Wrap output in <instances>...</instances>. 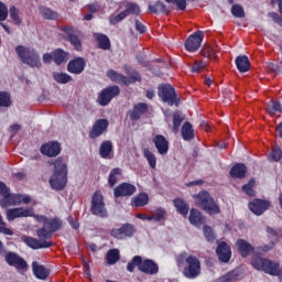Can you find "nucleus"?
Here are the masks:
<instances>
[{
	"label": "nucleus",
	"mask_w": 282,
	"mask_h": 282,
	"mask_svg": "<svg viewBox=\"0 0 282 282\" xmlns=\"http://www.w3.org/2000/svg\"><path fill=\"white\" fill-rule=\"evenodd\" d=\"M176 264L177 268L184 265L182 273L185 279H197L202 274V261L196 256L183 252L176 257Z\"/></svg>",
	"instance_id": "obj_1"
},
{
	"label": "nucleus",
	"mask_w": 282,
	"mask_h": 282,
	"mask_svg": "<svg viewBox=\"0 0 282 282\" xmlns=\"http://www.w3.org/2000/svg\"><path fill=\"white\" fill-rule=\"evenodd\" d=\"M53 164L54 171L48 184L53 191H65L67 186V162L63 158H57Z\"/></svg>",
	"instance_id": "obj_2"
},
{
	"label": "nucleus",
	"mask_w": 282,
	"mask_h": 282,
	"mask_svg": "<svg viewBox=\"0 0 282 282\" xmlns=\"http://www.w3.org/2000/svg\"><path fill=\"white\" fill-rule=\"evenodd\" d=\"M36 236L40 240L30 236H24L22 241H24L29 248H32V250H41L43 248H52L54 246V242L50 241V239L54 237V234L45 226L36 230Z\"/></svg>",
	"instance_id": "obj_3"
},
{
	"label": "nucleus",
	"mask_w": 282,
	"mask_h": 282,
	"mask_svg": "<svg viewBox=\"0 0 282 282\" xmlns=\"http://www.w3.org/2000/svg\"><path fill=\"white\" fill-rule=\"evenodd\" d=\"M138 268L139 272L143 274H149L150 276H155L160 272V265L152 259H142V256H134L130 262L127 264L128 272H135Z\"/></svg>",
	"instance_id": "obj_4"
},
{
	"label": "nucleus",
	"mask_w": 282,
	"mask_h": 282,
	"mask_svg": "<svg viewBox=\"0 0 282 282\" xmlns=\"http://www.w3.org/2000/svg\"><path fill=\"white\" fill-rule=\"evenodd\" d=\"M193 199L195 200V204L208 215H219V213H221V208H219L215 198L206 189L200 191L198 194H194Z\"/></svg>",
	"instance_id": "obj_5"
},
{
	"label": "nucleus",
	"mask_w": 282,
	"mask_h": 282,
	"mask_svg": "<svg viewBox=\"0 0 282 282\" xmlns=\"http://www.w3.org/2000/svg\"><path fill=\"white\" fill-rule=\"evenodd\" d=\"M15 53L24 65H29V67L36 69H41V67H43V64L41 63V56L36 50L23 45H18L15 47Z\"/></svg>",
	"instance_id": "obj_6"
},
{
	"label": "nucleus",
	"mask_w": 282,
	"mask_h": 282,
	"mask_svg": "<svg viewBox=\"0 0 282 282\" xmlns=\"http://www.w3.org/2000/svg\"><path fill=\"white\" fill-rule=\"evenodd\" d=\"M90 213L95 217H100L101 219H107L109 217V212L107 210V205L105 204V196L102 192L96 191L91 196Z\"/></svg>",
	"instance_id": "obj_7"
},
{
	"label": "nucleus",
	"mask_w": 282,
	"mask_h": 282,
	"mask_svg": "<svg viewBox=\"0 0 282 282\" xmlns=\"http://www.w3.org/2000/svg\"><path fill=\"white\" fill-rule=\"evenodd\" d=\"M159 98L163 102H166L170 107H173L175 105L177 107V102H180V99H177V93H175V88L171 86L170 84H164L163 86L159 87Z\"/></svg>",
	"instance_id": "obj_8"
},
{
	"label": "nucleus",
	"mask_w": 282,
	"mask_h": 282,
	"mask_svg": "<svg viewBox=\"0 0 282 282\" xmlns=\"http://www.w3.org/2000/svg\"><path fill=\"white\" fill-rule=\"evenodd\" d=\"M117 96H120V87L116 85L108 86L99 93L97 102L100 107H107L111 102V99L117 98Z\"/></svg>",
	"instance_id": "obj_9"
},
{
	"label": "nucleus",
	"mask_w": 282,
	"mask_h": 282,
	"mask_svg": "<svg viewBox=\"0 0 282 282\" xmlns=\"http://www.w3.org/2000/svg\"><path fill=\"white\" fill-rule=\"evenodd\" d=\"M110 235L113 237V239H118L119 241H124L127 239H131V237L135 235V227L127 223V224H123L120 228L111 229Z\"/></svg>",
	"instance_id": "obj_10"
},
{
	"label": "nucleus",
	"mask_w": 282,
	"mask_h": 282,
	"mask_svg": "<svg viewBox=\"0 0 282 282\" xmlns=\"http://www.w3.org/2000/svg\"><path fill=\"white\" fill-rule=\"evenodd\" d=\"M61 32H65V40L68 43H70V45L76 50V52H83V42L80 41L78 34H76L74 26H61Z\"/></svg>",
	"instance_id": "obj_11"
},
{
	"label": "nucleus",
	"mask_w": 282,
	"mask_h": 282,
	"mask_svg": "<svg viewBox=\"0 0 282 282\" xmlns=\"http://www.w3.org/2000/svg\"><path fill=\"white\" fill-rule=\"evenodd\" d=\"M4 260L11 268H15L17 270H28V261H25V259H23L17 252H7Z\"/></svg>",
	"instance_id": "obj_12"
},
{
	"label": "nucleus",
	"mask_w": 282,
	"mask_h": 282,
	"mask_svg": "<svg viewBox=\"0 0 282 282\" xmlns=\"http://www.w3.org/2000/svg\"><path fill=\"white\" fill-rule=\"evenodd\" d=\"M204 42V32L196 31L185 41V50L187 52H197L199 47H202V43Z\"/></svg>",
	"instance_id": "obj_13"
},
{
	"label": "nucleus",
	"mask_w": 282,
	"mask_h": 282,
	"mask_svg": "<svg viewBox=\"0 0 282 282\" xmlns=\"http://www.w3.org/2000/svg\"><path fill=\"white\" fill-rule=\"evenodd\" d=\"M20 217H34V208L17 207L7 210L8 221H14V219H19Z\"/></svg>",
	"instance_id": "obj_14"
},
{
	"label": "nucleus",
	"mask_w": 282,
	"mask_h": 282,
	"mask_svg": "<svg viewBox=\"0 0 282 282\" xmlns=\"http://www.w3.org/2000/svg\"><path fill=\"white\" fill-rule=\"evenodd\" d=\"M216 254L220 263H228L232 259V249L228 242L221 241L216 248Z\"/></svg>",
	"instance_id": "obj_15"
},
{
	"label": "nucleus",
	"mask_w": 282,
	"mask_h": 282,
	"mask_svg": "<svg viewBox=\"0 0 282 282\" xmlns=\"http://www.w3.org/2000/svg\"><path fill=\"white\" fill-rule=\"evenodd\" d=\"M135 191H138L135 185L124 182L113 188V195L116 199H119V197H131Z\"/></svg>",
	"instance_id": "obj_16"
},
{
	"label": "nucleus",
	"mask_w": 282,
	"mask_h": 282,
	"mask_svg": "<svg viewBox=\"0 0 282 282\" xmlns=\"http://www.w3.org/2000/svg\"><path fill=\"white\" fill-rule=\"evenodd\" d=\"M270 206L272 204L270 200L261 199V198H254L252 202L249 203V209L253 215H257L258 217L263 215L265 210H269Z\"/></svg>",
	"instance_id": "obj_17"
},
{
	"label": "nucleus",
	"mask_w": 282,
	"mask_h": 282,
	"mask_svg": "<svg viewBox=\"0 0 282 282\" xmlns=\"http://www.w3.org/2000/svg\"><path fill=\"white\" fill-rule=\"evenodd\" d=\"M40 151L42 155H46V158H56V155H59L62 151L61 143L57 141H50L42 144Z\"/></svg>",
	"instance_id": "obj_18"
},
{
	"label": "nucleus",
	"mask_w": 282,
	"mask_h": 282,
	"mask_svg": "<svg viewBox=\"0 0 282 282\" xmlns=\"http://www.w3.org/2000/svg\"><path fill=\"white\" fill-rule=\"evenodd\" d=\"M107 129H109V120L97 119L89 132V139L96 140V138H100V135H102Z\"/></svg>",
	"instance_id": "obj_19"
},
{
	"label": "nucleus",
	"mask_w": 282,
	"mask_h": 282,
	"mask_svg": "<svg viewBox=\"0 0 282 282\" xmlns=\"http://www.w3.org/2000/svg\"><path fill=\"white\" fill-rule=\"evenodd\" d=\"M85 67H87V62L85 57H75L70 59L67 64V72L69 74H75L76 76L83 74L85 72Z\"/></svg>",
	"instance_id": "obj_20"
},
{
	"label": "nucleus",
	"mask_w": 282,
	"mask_h": 282,
	"mask_svg": "<svg viewBox=\"0 0 282 282\" xmlns=\"http://www.w3.org/2000/svg\"><path fill=\"white\" fill-rule=\"evenodd\" d=\"M149 111V104L147 102H138L133 106L131 110H129L128 115L132 122H138L144 113H148Z\"/></svg>",
	"instance_id": "obj_21"
},
{
	"label": "nucleus",
	"mask_w": 282,
	"mask_h": 282,
	"mask_svg": "<svg viewBox=\"0 0 282 282\" xmlns=\"http://www.w3.org/2000/svg\"><path fill=\"white\" fill-rule=\"evenodd\" d=\"M236 247L238 250V254H240L242 259H248V257H250V254L254 252V247H252L250 242L242 238L236 241Z\"/></svg>",
	"instance_id": "obj_22"
},
{
	"label": "nucleus",
	"mask_w": 282,
	"mask_h": 282,
	"mask_svg": "<svg viewBox=\"0 0 282 282\" xmlns=\"http://www.w3.org/2000/svg\"><path fill=\"white\" fill-rule=\"evenodd\" d=\"M152 142L160 155H166L169 153V140H166L165 135L156 134Z\"/></svg>",
	"instance_id": "obj_23"
},
{
	"label": "nucleus",
	"mask_w": 282,
	"mask_h": 282,
	"mask_svg": "<svg viewBox=\"0 0 282 282\" xmlns=\"http://www.w3.org/2000/svg\"><path fill=\"white\" fill-rule=\"evenodd\" d=\"M246 173H248V167L243 163H236L229 172L230 177L232 180H243L246 177Z\"/></svg>",
	"instance_id": "obj_24"
},
{
	"label": "nucleus",
	"mask_w": 282,
	"mask_h": 282,
	"mask_svg": "<svg viewBox=\"0 0 282 282\" xmlns=\"http://www.w3.org/2000/svg\"><path fill=\"white\" fill-rule=\"evenodd\" d=\"M32 270L34 276L36 279H40L41 281H45V279L50 276V271L45 268V265L39 264V262L36 261L32 262Z\"/></svg>",
	"instance_id": "obj_25"
},
{
	"label": "nucleus",
	"mask_w": 282,
	"mask_h": 282,
	"mask_svg": "<svg viewBox=\"0 0 282 282\" xmlns=\"http://www.w3.org/2000/svg\"><path fill=\"white\" fill-rule=\"evenodd\" d=\"M119 83L121 85H126V87H129V85H133L135 83H142V75H140L138 70H132L129 77L121 75Z\"/></svg>",
	"instance_id": "obj_26"
},
{
	"label": "nucleus",
	"mask_w": 282,
	"mask_h": 282,
	"mask_svg": "<svg viewBox=\"0 0 282 282\" xmlns=\"http://www.w3.org/2000/svg\"><path fill=\"white\" fill-rule=\"evenodd\" d=\"M235 63L240 74H246V72H250V58H248L247 55L237 56Z\"/></svg>",
	"instance_id": "obj_27"
},
{
	"label": "nucleus",
	"mask_w": 282,
	"mask_h": 282,
	"mask_svg": "<svg viewBox=\"0 0 282 282\" xmlns=\"http://www.w3.org/2000/svg\"><path fill=\"white\" fill-rule=\"evenodd\" d=\"M111 153H113V143L111 141H102L99 147V155L102 160H111Z\"/></svg>",
	"instance_id": "obj_28"
},
{
	"label": "nucleus",
	"mask_w": 282,
	"mask_h": 282,
	"mask_svg": "<svg viewBox=\"0 0 282 282\" xmlns=\"http://www.w3.org/2000/svg\"><path fill=\"white\" fill-rule=\"evenodd\" d=\"M69 61V52H65L63 48H55L53 51V63L55 65H63Z\"/></svg>",
	"instance_id": "obj_29"
},
{
	"label": "nucleus",
	"mask_w": 282,
	"mask_h": 282,
	"mask_svg": "<svg viewBox=\"0 0 282 282\" xmlns=\"http://www.w3.org/2000/svg\"><path fill=\"white\" fill-rule=\"evenodd\" d=\"M181 133L185 142H191V140H195V129H193V124L188 121L183 124Z\"/></svg>",
	"instance_id": "obj_30"
},
{
	"label": "nucleus",
	"mask_w": 282,
	"mask_h": 282,
	"mask_svg": "<svg viewBox=\"0 0 282 282\" xmlns=\"http://www.w3.org/2000/svg\"><path fill=\"white\" fill-rule=\"evenodd\" d=\"M8 14H9L8 6H6V3L0 1V26L3 28L4 32H7V34H11L10 26H8V24L3 23V21L8 20Z\"/></svg>",
	"instance_id": "obj_31"
},
{
	"label": "nucleus",
	"mask_w": 282,
	"mask_h": 282,
	"mask_svg": "<svg viewBox=\"0 0 282 282\" xmlns=\"http://www.w3.org/2000/svg\"><path fill=\"white\" fill-rule=\"evenodd\" d=\"M173 133H180V127H182V123L184 120H186V117L180 111L176 110L173 112Z\"/></svg>",
	"instance_id": "obj_32"
},
{
	"label": "nucleus",
	"mask_w": 282,
	"mask_h": 282,
	"mask_svg": "<svg viewBox=\"0 0 282 282\" xmlns=\"http://www.w3.org/2000/svg\"><path fill=\"white\" fill-rule=\"evenodd\" d=\"M189 224L193 226H202L204 224V216L198 209L192 208L189 213Z\"/></svg>",
	"instance_id": "obj_33"
},
{
	"label": "nucleus",
	"mask_w": 282,
	"mask_h": 282,
	"mask_svg": "<svg viewBox=\"0 0 282 282\" xmlns=\"http://www.w3.org/2000/svg\"><path fill=\"white\" fill-rule=\"evenodd\" d=\"M147 204H149V194H147V193H139L131 200V205L135 206L137 208H141L142 206H147Z\"/></svg>",
	"instance_id": "obj_34"
},
{
	"label": "nucleus",
	"mask_w": 282,
	"mask_h": 282,
	"mask_svg": "<svg viewBox=\"0 0 282 282\" xmlns=\"http://www.w3.org/2000/svg\"><path fill=\"white\" fill-rule=\"evenodd\" d=\"M40 14L45 19L46 21H57L58 20V12L47 8V7H41L40 8Z\"/></svg>",
	"instance_id": "obj_35"
},
{
	"label": "nucleus",
	"mask_w": 282,
	"mask_h": 282,
	"mask_svg": "<svg viewBox=\"0 0 282 282\" xmlns=\"http://www.w3.org/2000/svg\"><path fill=\"white\" fill-rule=\"evenodd\" d=\"M166 220V209L159 207L152 212V216L148 217V221H164Z\"/></svg>",
	"instance_id": "obj_36"
},
{
	"label": "nucleus",
	"mask_w": 282,
	"mask_h": 282,
	"mask_svg": "<svg viewBox=\"0 0 282 282\" xmlns=\"http://www.w3.org/2000/svg\"><path fill=\"white\" fill-rule=\"evenodd\" d=\"M19 204V195L10 194V192L4 196L3 200H0V206L6 208L8 206H17Z\"/></svg>",
	"instance_id": "obj_37"
},
{
	"label": "nucleus",
	"mask_w": 282,
	"mask_h": 282,
	"mask_svg": "<svg viewBox=\"0 0 282 282\" xmlns=\"http://www.w3.org/2000/svg\"><path fill=\"white\" fill-rule=\"evenodd\" d=\"M96 41L98 43L99 50H111V41L107 35L99 33L96 35Z\"/></svg>",
	"instance_id": "obj_38"
},
{
	"label": "nucleus",
	"mask_w": 282,
	"mask_h": 282,
	"mask_svg": "<svg viewBox=\"0 0 282 282\" xmlns=\"http://www.w3.org/2000/svg\"><path fill=\"white\" fill-rule=\"evenodd\" d=\"M173 205L176 208L177 213H180V215H188L189 207L184 199L175 198L173 200Z\"/></svg>",
	"instance_id": "obj_39"
},
{
	"label": "nucleus",
	"mask_w": 282,
	"mask_h": 282,
	"mask_svg": "<svg viewBox=\"0 0 282 282\" xmlns=\"http://www.w3.org/2000/svg\"><path fill=\"white\" fill-rule=\"evenodd\" d=\"M148 10L152 12V14H166V4L162 1H156L154 4H149Z\"/></svg>",
	"instance_id": "obj_40"
},
{
	"label": "nucleus",
	"mask_w": 282,
	"mask_h": 282,
	"mask_svg": "<svg viewBox=\"0 0 282 282\" xmlns=\"http://www.w3.org/2000/svg\"><path fill=\"white\" fill-rule=\"evenodd\" d=\"M108 265H116L120 261V250L110 249L106 256Z\"/></svg>",
	"instance_id": "obj_41"
},
{
	"label": "nucleus",
	"mask_w": 282,
	"mask_h": 282,
	"mask_svg": "<svg viewBox=\"0 0 282 282\" xmlns=\"http://www.w3.org/2000/svg\"><path fill=\"white\" fill-rule=\"evenodd\" d=\"M45 227L47 228V230H51L53 234L58 232V230L63 228V221H61V219L58 218H52L47 220Z\"/></svg>",
	"instance_id": "obj_42"
},
{
	"label": "nucleus",
	"mask_w": 282,
	"mask_h": 282,
	"mask_svg": "<svg viewBox=\"0 0 282 282\" xmlns=\"http://www.w3.org/2000/svg\"><path fill=\"white\" fill-rule=\"evenodd\" d=\"M143 156L149 162L150 169L158 166V158H155V154L149 148L143 149Z\"/></svg>",
	"instance_id": "obj_43"
},
{
	"label": "nucleus",
	"mask_w": 282,
	"mask_h": 282,
	"mask_svg": "<svg viewBox=\"0 0 282 282\" xmlns=\"http://www.w3.org/2000/svg\"><path fill=\"white\" fill-rule=\"evenodd\" d=\"M118 175H122V170L120 167H115L110 171L108 176V184L110 188H113L115 184H118Z\"/></svg>",
	"instance_id": "obj_44"
},
{
	"label": "nucleus",
	"mask_w": 282,
	"mask_h": 282,
	"mask_svg": "<svg viewBox=\"0 0 282 282\" xmlns=\"http://www.w3.org/2000/svg\"><path fill=\"white\" fill-rule=\"evenodd\" d=\"M53 78L58 85H67V83H72V75L67 73H53Z\"/></svg>",
	"instance_id": "obj_45"
},
{
	"label": "nucleus",
	"mask_w": 282,
	"mask_h": 282,
	"mask_svg": "<svg viewBox=\"0 0 282 282\" xmlns=\"http://www.w3.org/2000/svg\"><path fill=\"white\" fill-rule=\"evenodd\" d=\"M126 17H129V14H134V17H140V6H138L134 2H127L126 3Z\"/></svg>",
	"instance_id": "obj_46"
},
{
	"label": "nucleus",
	"mask_w": 282,
	"mask_h": 282,
	"mask_svg": "<svg viewBox=\"0 0 282 282\" xmlns=\"http://www.w3.org/2000/svg\"><path fill=\"white\" fill-rule=\"evenodd\" d=\"M9 17L13 21L14 25H21V23H23V20H21V17L19 15V9L14 6L9 8Z\"/></svg>",
	"instance_id": "obj_47"
},
{
	"label": "nucleus",
	"mask_w": 282,
	"mask_h": 282,
	"mask_svg": "<svg viewBox=\"0 0 282 282\" xmlns=\"http://www.w3.org/2000/svg\"><path fill=\"white\" fill-rule=\"evenodd\" d=\"M12 107V97L8 91H0V108Z\"/></svg>",
	"instance_id": "obj_48"
},
{
	"label": "nucleus",
	"mask_w": 282,
	"mask_h": 282,
	"mask_svg": "<svg viewBox=\"0 0 282 282\" xmlns=\"http://www.w3.org/2000/svg\"><path fill=\"white\" fill-rule=\"evenodd\" d=\"M254 184H257V182L254 181V178H251L247 184L242 186L243 193H246L249 197H254L256 195V192L253 189Z\"/></svg>",
	"instance_id": "obj_49"
},
{
	"label": "nucleus",
	"mask_w": 282,
	"mask_h": 282,
	"mask_svg": "<svg viewBox=\"0 0 282 282\" xmlns=\"http://www.w3.org/2000/svg\"><path fill=\"white\" fill-rule=\"evenodd\" d=\"M203 232H204V237L205 239L209 242L213 243L215 242V239H217V237L215 236V231L213 230V228L208 225H205L203 228Z\"/></svg>",
	"instance_id": "obj_50"
},
{
	"label": "nucleus",
	"mask_w": 282,
	"mask_h": 282,
	"mask_svg": "<svg viewBox=\"0 0 282 282\" xmlns=\"http://www.w3.org/2000/svg\"><path fill=\"white\" fill-rule=\"evenodd\" d=\"M269 116H274L276 112L282 113L281 101H271V105L267 109Z\"/></svg>",
	"instance_id": "obj_51"
},
{
	"label": "nucleus",
	"mask_w": 282,
	"mask_h": 282,
	"mask_svg": "<svg viewBox=\"0 0 282 282\" xmlns=\"http://www.w3.org/2000/svg\"><path fill=\"white\" fill-rule=\"evenodd\" d=\"M127 17V12L124 11H121L119 14H111L109 17V23L110 25H118V23H120V21H124Z\"/></svg>",
	"instance_id": "obj_52"
},
{
	"label": "nucleus",
	"mask_w": 282,
	"mask_h": 282,
	"mask_svg": "<svg viewBox=\"0 0 282 282\" xmlns=\"http://www.w3.org/2000/svg\"><path fill=\"white\" fill-rule=\"evenodd\" d=\"M239 279V274L235 271H230L218 279L219 282H235Z\"/></svg>",
	"instance_id": "obj_53"
},
{
	"label": "nucleus",
	"mask_w": 282,
	"mask_h": 282,
	"mask_svg": "<svg viewBox=\"0 0 282 282\" xmlns=\"http://www.w3.org/2000/svg\"><path fill=\"white\" fill-rule=\"evenodd\" d=\"M200 54L204 56V58H213V56L217 58V51H215L213 46H204L200 51Z\"/></svg>",
	"instance_id": "obj_54"
},
{
	"label": "nucleus",
	"mask_w": 282,
	"mask_h": 282,
	"mask_svg": "<svg viewBox=\"0 0 282 282\" xmlns=\"http://www.w3.org/2000/svg\"><path fill=\"white\" fill-rule=\"evenodd\" d=\"M231 14L237 19H243V17H246V11H243V7L240 4H234L231 7Z\"/></svg>",
	"instance_id": "obj_55"
},
{
	"label": "nucleus",
	"mask_w": 282,
	"mask_h": 282,
	"mask_svg": "<svg viewBox=\"0 0 282 282\" xmlns=\"http://www.w3.org/2000/svg\"><path fill=\"white\" fill-rule=\"evenodd\" d=\"M0 234L8 235L9 237H12V235H14L12 229L6 227V221H3V216H1V214H0Z\"/></svg>",
	"instance_id": "obj_56"
},
{
	"label": "nucleus",
	"mask_w": 282,
	"mask_h": 282,
	"mask_svg": "<svg viewBox=\"0 0 282 282\" xmlns=\"http://www.w3.org/2000/svg\"><path fill=\"white\" fill-rule=\"evenodd\" d=\"M282 150L279 147H274L271 152L272 162H281Z\"/></svg>",
	"instance_id": "obj_57"
},
{
	"label": "nucleus",
	"mask_w": 282,
	"mask_h": 282,
	"mask_svg": "<svg viewBox=\"0 0 282 282\" xmlns=\"http://www.w3.org/2000/svg\"><path fill=\"white\" fill-rule=\"evenodd\" d=\"M106 75L112 83H120V77L122 76V74H118L115 69H108Z\"/></svg>",
	"instance_id": "obj_58"
},
{
	"label": "nucleus",
	"mask_w": 282,
	"mask_h": 282,
	"mask_svg": "<svg viewBox=\"0 0 282 282\" xmlns=\"http://www.w3.org/2000/svg\"><path fill=\"white\" fill-rule=\"evenodd\" d=\"M166 3H173L178 10H186V0H165Z\"/></svg>",
	"instance_id": "obj_59"
},
{
	"label": "nucleus",
	"mask_w": 282,
	"mask_h": 282,
	"mask_svg": "<svg viewBox=\"0 0 282 282\" xmlns=\"http://www.w3.org/2000/svg\"><path fill=\"white\" fill-rule=\"evenodd\" d=\"M42 61L45 65H50L52 61L54 62V51L52 53H44L42 56Z\"/></svg>",
	"instance_id": "obj_60"
},
{
	"label": "nucleus",
	"mask_w": 282,
	"mask_h": 282,
	"mask_svg": "<svg viewBox=\"0 0 282 282\" xmlns=\"http://www.w3.org/2000/svg\"><path fill=\"white\" fill-rule=\"evenodd\" d=\"M205 65L203 62H195L194 65L192 66V72L193 74H199L202 69H204Z\"/></svg>",
	"instance_id": "obj_61"
},
{
	"label": "nucleus",
	"mask_w": 282,
	"mask_h": 282,
	"mask_svg": "<svg viewBox=\"0 0 282 282\" xmlns=\"http://www.w3.org/2000/svg\"><path fill=\"white\" fill-rule=\"evenodd\" d=\"M135 30L139 34H144L147 32V26L140 22V20L134 21Z\"/></svg>",
	"instance_id": "obj_62"
},
{
	"label": "nucleus",
	"mask_w": 282,
	"mask_h": 282,
	"mask_svg": "<svg viewBox=\"0 0 282 282\" xmlns=\"http://www.w3.org/2000/svg\"><path fill=\"white\" fill-rule=\"evenodd\" d=\"M9 193H10V188L8 187V185H6V183L0 181V195H2V197H4Z\"/></svg>",
	"instance_id": "obj_63"
},
{
	"label": "nucleus",
	"mask_w": 282,
	"mask_h": 282,
	"mask_svg": "<svg viewBox=\"0 0 282 282\" xmlns=\"http://www.w3.org/2000/svg\"><path fill=\"white\" fill-rule=\"evenodd\" d=\"M271 17H272L274 23H278V25H281V28H282V17H280L279 13H271Z\"/></svg>",
	"instance_id": "obj_64"
}]
</instances>
